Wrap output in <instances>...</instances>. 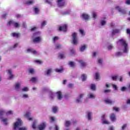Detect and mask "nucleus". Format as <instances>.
I'll list each match as a JSON object with an SVG mask.
<instances>
[{
	"label": "nucleus",
	"instance_id": "f257e3e1",
	"mask_svg": "<svg viewBox=\"0 0 130 130\" xmlns=\"http://www.w3.org/2000/svg\"><path fill=\"white\" fill-rule=\"evenodd\" d=\"M117 44L119 47H121V50L123 52L126 53L128 51L127 49V44L125 43V40L123 39H121L117 42Z\"/></svg>",
	"mask_w": 130,
	"mask_h": 130
},
{
	"label": "nucleus",
	"instance_id": "f03ea898",
	"mask_svg": "<svg viewBox=\"0 0 130 130\" xmlns=\"http://www.w3.org/2000/svg\"><path fill=\"white\" fill-rule=\"evenodd\" d=\"M23 125V122L20 118H18L14 123V129L15 130H27L26 127H21Z\"/></svg>",
	"mask_w": 130,
	"mask_h": 130
},
{
	"label": "nucleus",
	"instance_id": "7ed1b4c3",
	"mask_svg": "<svg viewBox=\"0 0 130 130\" xmlns=\"http://www.w3.org/2000/svg\"><path fill=\"white\" fill-rule=\"evenodd\" d=\"M38 123L37 121H34L32 124V127L35 130H44L46 127V123L42 122L37 126Z\"/></svg>",
	"mask_w": 130,
	"mask_h": 130
},
{
	"label": "nucleus",
	"instance_id": "20e7f679",
	"mask_svg": "<svg viewBox=\"0 0 130 130\" xmlns=\"http://www.w3.org/2000/svg\"><path fill=\"white\" fill-rule=\"evenodd\" d=\"M77 33L74 32L72 34V40H73V44L74 45H77L79 43V40L77 37Z\"/></svg>",
	"mask_w": 130,
	"mask_h": 130
},
{
	"label": "nucleus",
	"instance_id": "39448f33",
	"mask_svg": "<svg viewBox=\"0 0 130 130\" xmlns=\"http://www.w3.org/2000/svg\"><path fill=\"white\" fill-rule=\"evenodd\" d=\"M57 5L59 8H63L66 6L64 0H57Z\"/></svg>",
	"mask_w": 130,
	"mask_h": 130
},
{
	"label": "nucleus",
	"instance_id": "423d86ee",
	"mask_svg": "<svg viewBox=\"0 0 130 130\" xmlns=\"http://www.w3.org/2000/svg\"><path fill=\"white\" fill-rule=\"evenodd\" d=\"M84 93H81L80 94L77 99L76 100V103H82L83 102V100L82 99L84 97Z\"/></svg>",
	"mask_w": 130,
	"mask_h": 130
},
{
	"label": "nucleus",
	"instance_id": "0eeeda50",
	"mask_svg": "<svg viewBox=\"0 0 130 130\" xmlns=\"http://www.w3.org/2000/svg\"><path fill=\"white\" fill-rule=\"evenodd\" d=\"M102 123L103 124H109L110 122L106 120V115H103L102 116Z\"/></svg>",
	"mask_w": 130,
	"mask_h": 130
},
{
	"label": "nucleus",
	"instance_id": "6e6552de",
	"mask_svg": "<svg viewBox=\"0 0 130 130\" xmlns=\"http://www.w3.org/2000/svg\"><path fill=\"white\" fill-rule=\"evenodd\" d=\"M115 9L117 11H118L120 14L122 15H125L126 14V11L125 10L120 8L119 6H117L115 7Z\"/></svg>",
	"mask_w": 130,
	"mask_h": 130
},
{
	"label": "nucleus",
	"instance_id": "1a4fd4ad",
	"mask_svg": "<svg viewBox=\"0 0 130 130\" xmlns=\"http://www.w3.org/2000/svg\"><path fill=\"white\" fill-rule=\"evenodd\" d=\"M7 25L8 26H11V25H13V26H14V27H15L16 28H19V27H20V24H19V23H17V22H15L13 21H9Z\"/></svg>",
	"mask_w": 130,
	"mask_h": 130
},
{
	"label": "nucleus",
	"instance_id": "9d476101",
	"mask_svg": "<svg viewBox=\"0 0 130 130\" xmlns=\"http://www.w3.org/2000/svg\"><path fill=\"white\" fill-rule=\"evenodd\" d=\"M27 52H28L29 53H32V54H34L35 55L39 54V52H38L36 50H35L33 49H31V48L27 49Z\"/></svg>",
	"mask_w": 130,
	"mask_h": 130
},
{
	"label": "nucleus",
	"instance_id": "9b49d317",
	"mask_svg": "<svg viewBox=\"0 0 130 130\" xmlns=\"http://www.w3.org/2000/svg\"><path fill=\"white\" fill-rule=\"evenodd\" d=\"M15 89L18 92H20L21 91V83L17 82V83H16Z\"/></svg>",
	"mask_w": 130,
	"mask_h": 130
},
{
	"label": "nucleus",
	"instance_id": "f8f14e48",
	"mask_svg": "<svg viewBox=\"0 0 130 130\" xmlns=\"http://www.w3.org/2000/svg\"><path fill=\"white\" fill-rule=\"evenodd\" d=\"M57 99L58 100H62L63 96H62V93L60 91H57L56 93Z\"/></svg>",
	"mask_w": 130,
	"mask_h": 130
},
{
	"label": "nucleus",
	"instance_id": "ddd939ff",
	"mask_svg": "<svg viewBox=\"0 0 130 130\" xmlns=\"http://www.w3.org/2000/svg\"><path fill=\"white\" fill-rule=\"evenodd\" d=\"M67 28H68V25L64 24L62 26H60L59 27V31H63V32H66Z\"/></svg>",
	"mask_w": 130,
	"mask_h": 130
},
{
	"label": "nucleus",
	"instance_id": "4468645a",
	"mask_svg": "<svg viewBox=\"0 0 130 130\" xmlns=\"http://www.w3.org/2000/svg\"><path fill=\"white\" fill-rule=\"evenodd\" d=\"M8 75L9 76V80H12V79H14V74H13V71L11 70H8Z\"/></svg>",
	"mask_w": 130,
	"mask_h": 130
},
{
	"label": "nucleus",
	"instance_id": "2eb2a0df",
	"mask_svg": "<svg viewBox=\"0 0 130 130\" xmlns=\"http://www.w3.org/2000/svg\"><path fill=\"white\" fill-rule=\"evenodd\" d=\"M30 115H31V113L30 112H27L24 115L25 117H26V118H27V119H28V120H29L30 121H31V120H33V118L30 117Z\"/></svg>",
	"mask_w": 130,
	"mask_h": 130
},
{
	"label": "nucleus",
	"instance_id": "dca6fc26",
	"mask_svg": "<svg viewBox=\"0 0 130 130\" xmlns=\"http://www.w3.org/2000/svg\"><path fill=\"white\" fill-rule=\"evenodd\" d=\"M42 40V39H41V37H36L34 39L33 41L35 42V43H39L40 41Z\"/></svg>",
	"mask_w": 130,
	"mask_h": 130
},
{
	"label": "nucleus",
	"instance_id": "f3484780",
	"mask_svg": "<svg viewBox=\"0 0 130 130\" xmlns=\"http://www.w3.org/2000/svg\"><path fill=\"white\" fill-rule=\"evenodd\" d=\"M110 119L111 121L114 122L115 120H116V116L115 115V114L112 113L110 115Z\"/></svg>",
	"mask_w": 130,
	"mask_h": 130
},
{
	"label": "nucleus",
	"instance_id": "a211bd4d",
	"mask_svg": "<svg viewBox=\"0 0 130 130\" xmlns=\"http://www.w3.org/2000/svg\"><path fill=\"white\" fill-rule=\"evenodd\" d=\"M87 97H88V98H89L90 99H95L96 95H95V94H94V93H89L87 95Z\"/></svg>",
	"mask_w": 130,
	"mask_h": 130
},
{
	"label": "nucleus",
	"instance_id": "6ab92c4d",
	"mask_svg": "<svg viewBox=\"0 0 130 130\" xmlns=\"http://www.w3.org/2000/svg\"><path fill=\"white\" fill-rule=\"evenodd\" d=\"M71 124H72V122H70V121L66 120L64 123V125L66 126V127H69V126H71Z\"/></svg>",
	"mask_w": 130,
	"mask_h": 130
},
{
	"label": "nucleus",
	"instance_id": "aec40b11",
	"mask_svg": "<svg viewBox=\"0 0 130 130\" xmlns=\"http://www.w3.org/2000/svg\"><path fill=\"white\" fill-rule=\"evenodd\" d=\"M118 33H120V30L119 29H115L112 31V35L113 36L114 34H117Z\"/></svg>",
	"mask_w": 130,
	"mask_h": 130
},
{
	"label": "nucleus",
	"instance_id": "412c9836",
	"mask_svg": "<svg viewBox=\"0 0 130 130\" xmlns=\"http://www.w3.org/2000/svg\"><path fill=\"white\" fill-rule=\"evenodd\" d=\"M68 64L71 68H74L76 67V63L74 62L73 61H69Z\"/></svg>",
	"mask_w": 130,
	"mask_h": 130
},
{
	"label": "nucleus",
	"instance_id": "4be33fe9",
	"mask_svg": "<svg viewBox=\"0 0 130 130\" xmlns=\"http://www.w3.org/2000/svg\"><path fill=\"white\" fill-rule=\"evenodd\" d=\"M21 97L22 99H28V98H29V95L28 94L23 93Z\"/></svg>",
	"mask_w": 130,
	"mask_h": 130
},
{
	"label": "nucleus",
	"instance_id": "5701e85b",
	"mask_svg": "<svg viewBox=\"0 0 130 130\" xmlns=\"http://www.w3.org/2000/svg\"><path fill=\"white\" fill-rule=\"evenodd\" d=\"M105 103H106V104H112V103H114V102H113L112 101H111V100H109V99H106L105 101Z\"/></svg>",
	"mask_w": 130,
	"mask_h": 130
},
{
	"label": "nucleus",
	"instance_id": "b1692460",
	"mask_svg": "<svg viewBox=\"0 0 130 130\" xmlns=\"http://www.w3.org/2000/svg\"><path fill=\"white\" fill-rule=\"evenodd\" d=\"M82 18L84 20H88L89 19V15L88 14H83L82 15Z\"/></svg>",
	"mask_w": 130,
	"mask_h": 130
},
{
	"label": "nucleus",
	"instance_id": "393cba45",
	"mask_svg": "<svg viewBox=\"0 0 130 130\" xmlns=\"http://www.w3.org/2000/svg\"><path fill=\"white\" fill-rule=\"evenodd\" d=\"M52 71V70L51 69H48V70H47V71H46V72L45 73V76H50V74H51V72Z\"/></svg>",
	"mask_w": 130,
	"mask_h": 130
},
{
	"label": "nucleus",
	"instance_id": "a878e982",
	"mask_svg": "<svg viewBox=\"0 0 130 130\" xmlns=\"http://www.w3.org/2000/svg\"><path fill=\"white\" fill-rule=\"evenodd\" d=\"M57 110H58V107L56 106H54L52 107V111L53 113H56V112H57Z\"/></svg>",
	"mask_w": 130,
	"mask_h": 130
},
{
	"label": "nucleus",
	"instance_id": "bb28decb",
	"mask_svg": "<svg viewBox=\"0 0 130 130\" xmlns=\"http://www.w3.org/2000/svg\"><path fill=\"white\" fill-rule=\"evenodd\" d=\"M87 118L88 120H91L92 119V113L88 112H87Z\"/></svg>",
	"mask_w": 130,
	"mask_h": 130
},
{
	"label": "nucleus",
	"instance_id": "cd10ccee",
	"mask_svg": "<svg viewBox=\"0 0 130 130\" xmlns=\"http://www.w3.org/2000/svg\"><path fill=\"white\" fill-rule=\"evenodd\" d=\"M49 98L51 100H52L54 98V93L50 92L49 93Z\"/></svg>",
	"mask_w": 130,
	"mask_h": 130
},
{
	"label": "nucleus",
	"instance_id": "c85d7f7f",
	"mask_svg": "<svg viewBox=\"0 0 130 130\" xmlns=\"http://www.w3.org/2000/svg\"><path fill=\"white\" fill-rule=\"evenodd\" d=\"M81 78L83 81H86V79H87V75L86 74H82L81 76Z\"/></svg>",
	"mask_w": 130,
	"mask_h": 130
},
{
	"label": "nucleus",
	"instance_id": "c756f323",
	"mask_svg": "<svg viewBox=\"0 0 130 130\" xmlns=\"http://www.w3.org/2000/svg\"><path fill=\"white\" fill-rule=\"evenodd\" d=\"M98 62L100 66H102V64L103 63V60L102 58H99L98 59Z\"/></svg>",
	"mask_w": 130,
	"mask_h": 130
},
{
	"label": "nucleus",
	"instance_id": "7c9ffc66",
	"mask_svg": "<svg viewBox=\"0 0 130 130\" xmlns=\"http://www.w3.org/2000/svg\"><path fill=\"white\" fill-rule=\"evenodd\" d=\"M86 48H87V46L86 45L82 46L80 49V51H81L82 52H83V51H85V49H86Z\"/></svg>",
	"mask_w": 130,
	"mask_h": 130
},
{
	"label": "nucleus",
	"instance_id": "2f4dec72",
	"mask_svg": "<svg viewBox=\"0 0 130 130\" xmlns=\"http://www.w3.org/2000/svg\"><path fill=\"white\" fill-rule=\"evenodd\" d=\"M79 63H80L81 67H85L86 66V63L84 62L82 60H79Z\"/></svg>",
	"mask_w": 130,
	"mask_h": 130
},
{
	"label": "nucleus",
	"instance_id": "473e14b6",
	"mask_svg": "<svg viewBox=\"0 0 130 130\" xmlns=\"http://www.w3.org/2000/svg\"><path fill=\"white\" fill-rule=\"evenodd\" d=\"M34 12L37 15L39 13V9L35 7L34 8Z\"/></svg>",
	"mask_w": 130,
	"mask_h": 130
},
{
	"label": "nucleus",
	"instance_id": "72a5a7b5",
	"mask_svg": "<svg viewBox=\"0 0 130 130\" xmlns=\"http://www.w3.org/2000/svg\"><path fill=\"white\" fill-rule=\"evenodd\" d=\"M2 121L4 122L5 125H7L9 123L8 122V119H2Z\"/></svg>",
	"mask_w": 130,
	"mask_h": 130
},
{
	"label": "nucleus",
	"instance_id": "f704fd0d",
	"mask_svg": "<svg viewBox=\"0 0 130 130\" xmlns=\"http://www.w3.org/2000/svg\"><path fill=\"white\" fill-rule=\"evenodd\" d=\"M90 89L92 90V91H95L96 90V85L95 84H91Z\"/></svg>",
	"mask_w": 130,
	"mask_h": 130
},
{
	"label": "nucleus",
	"instance_id": "c9c22d12",
	"mask_svg": "<svg viewBox=\"0 0 130 130\" xmlns=\"http://www.w3.org/2000/svg\"><path fill=\"white\" fill-rule=\"evenodd\" d=\"M92 18H93V19H97V13H96V12H93L92 13Z\"/></svg>",
	"mask_w": 130,
	"mask_h": 130
},
{
	"label": "nucleus",
	"instance_id": "e433bc0d",
	"mask_svg": "<svg viewBox=\"0 0 130 130\" xmlns=\"http://www.w3.org/2000/svg\"><path fill=\"white\" fill-rule=\"evenodd\" d=\"M34 3H35L34 0H30L26 2V5H32L34 4Z\"/></svg>",
	"mask_w": 130,
	"mask_h": 130
},
{
	"label": "nucleus",
	"instance_id": "4c0bfd02",
	"mask_svg": "<svg viewBox=\"0 0 130 130\" xmlns=\"http://www.w3.org/2000/svg\"><path fill=\"white\" fill-rule=\"evenodd\" d=\"M100 78V74L99 73H96L95 74V78L96 80H99Z\"/></svg>",
	"mask_w": 130,
	"mask_h": 130
},
{
	"label": "nucleus",
	"instance_id": "58836bf2",
	"mask_svg": "<svg viewBox=\"0 0 130 130\" xmlns=\"http://www.w3.org/2000/svg\"><path fill=\"white\" fill-rule=\"evenodd\" d=\"M55 48L56 49H60V48H61V45L59 44H56Z\"/></svg>",
	"mask_w": 130,
	"mask_h": 130
},
{
	"label": "nucleus",
	"instance_id": "ea45409f",
	"mask_svg": "<svg viewBox=\"0 0 130 130\" xmlns=\"http://www.w3.org/2000/svg\"><path fill=\"white\" fill-rule=\"evenodd\" d=\"M31 82H32V83H35L36 81H37V77H32L30 79Z\"/></svg>",
	"mask_w": 130,
	"mask_h": 130
},
{
	"label": "nucleus",
	"instance_id": "a19ab883",
	"mask_svg": "<svg viewBox=\"0 0 130 130\" xmlns=\"http://www.w3.org/2000/svg\"><path fill=\"white\" fill-rule=\"evenodd\" d=\"M79 31H80V34H81V35H82V36H85V31H84V29H80L79 30Z\"/></svg>",
	"mask_w": 130,
	"mask_h": 130
},
{
	"label": "nucleus",
	"instance_id": "79ce46f5",
	"mask_svg": "<svg viewBox=\"0 0 130 130\" xmlns=\"http://www.w3.org/2000/svg\"><path fill=\"white\" fill-rule=\"evenodd\" d=\"M21 90L23 92H28L29 91V89L27 87H23Z\"/></svg>",
	"mask_w": 130,
	"mask_h": 130
},
{
	"label": "nucleus",
	"instance_id": "37998d69",
	"mask_svg": "<svg viewBox=\"0 0 130 130\" xmlns=\"http://www.w3.org/2000/svg\"><path fill=\"white\" fill-rule=\"evenodd\" d=\"M59 58L62 59L66 57V56H64V54L61 53L59 55Z\"/></svg>",
	"mask_w": 130,
	"mask_h": 130
},
{
	"label": "nucleus",
	"instance_id": "c03bdc74",
	"mask_svg": "<svg viewBox=\"0 0 130 130\" xmlns=\"http://www.w3.org/2000/svg\"><path fill=\"white\" fill-rule=\"evenodd\" d=\"M5 113V110H0V118H2V116Z\"/></svg>",
	"mask_w": 130,
	"mask_h": 130
},
{
	"label": "nucleus",
	"instance_id": "a18cd8bd",
	"mask_svg": "<svg viewBox=\"0 0 130 130\" xmlns=\"http://www.w3.org/2000/svg\"><path fill=\"white\" fill-rule=\"evenodd\" d=\"M75 52V49L72 48L70 49V54L71 55H73Z\"/></svg>",
	"mask_w": 130,
	"mask_h": 130
},
{
	"label": "nucleus",
	"instance_id": "49530a36",
	"mask_svg": "<svg viewBox=\"0 0 130 130\" xmlns=\"http://www.w3.org/2000/svg\"><path fill=\"white\" fill-rule=\"evenodd\" d=\"M13 111L10 110L6 113V115H11L12 114H13Z\"/></svg>",
	"mask_w": 130,
	"mask_h": 130
},
{
	"label": "nucleus",
	"instance_id": "de8ad7c7",
	"mask_svg": "<svg viewBox=\"0 0 130 130\" xmlns=\"http://www.w3.org/2000/svg\"><path fill=\"white\" fill-rule=\"evenodd\" d=\"M12 35L13 37H16L17 38L19 37V34L14 32L12 34Z\"/></svg>",
	"mask_w": 130,
	"mask_h": 130
},
{
	"label": "nucleus",
	"instance_id": "09e8293b",
	"mask_svg": "<svg viewBox=\"0 0 130 130\" xmlns=\"http://www.w3.org/2000/svg\"><path fill=\"white\" fill-rule=\"evenodd\" d=\"M34 72H35L34 69L32 68H30V69H28V72L30 74H33L34 73Z\"/></svg>",
	"mask_w": 130,
	"mask_h": 130
},
{
	"label": "nucleus",
	"instance_id": "8fccbe9b",
	"mask_svg": "<svg viewBox=\"0 0 130 130\" xmlns=\"http://www.w3.org/2000/svg\"><path fill=\"white\" fill-rule=\"evenodd\" d=\"M45 25H46V21H44L41 23V26L42 28H43V27H44V26H45Z\"/></svg>",
	"mask_w": 130,
	"mask_h": 130
},
{
	"label": "nucleus",
	"instance_id": "3c124183",
	"mask_svg": "<svg viewBox=\"0 0 130 130\" xmlns=\"http://www.w3.org/2000/svg\"><path fill=\"white\" fill-rule=\"evenodd\" d=\"M122 55V52H118L115 54L116 56H120Z\"/></svg>",
	"mask_w": 130,
	"mask_h": 130
},
{
	"label": "nucleus",
	"instance_id": "603ef678",
	"mask_svg": "<svg viewBox=\"0 0 130 130\" xmlns=\"http://www.w3.org/2000/svg\"><path fill=\"white\" fill-rule=\"evenodd\" d=\"M117 78H118V76H114L112 77V79L113 80V81H116V80H117Z\"/></svg>",
	"mask_w": 130,
	"mask_h": 130
},
{
	"label": "nucleus",
	"instance_id": "864d4df0",
	"mask_svg": "<svg viewBox=\"0 0 130 130\" xmlns=\"http://www.w3.org/2000/svg\"><path fill=\"white\" fill-rule=\"evenodd\" d=\"M101 24L102 26H104V25H105V24H106V21H104V20H102L101 21Z\"/></svg>",
	"mask_w": 130,
	"mask_h": 130
},
{
	"label": "nucleus",
	"instance_id": "5fc2aeb1",
	"mask_svg": "<svg viewBox=\"0 0 130 130\" xmlns=\"http://www.w3.org/2000/svg\"><path fill=\"white\" fill-rule=\"evenodd\" d=\"M120 90H121V91H122V92H124V91H125V90H126V87L123 86L121 88Z\"/></svg>",
	"mask_w": 130,
	"mask_h": 130
},
{
	"label": "nucleus",
	"instance_id": "6e6d98bb",
	"mask_svg": "<svg viewBox=\"0 0 130 130\" xmlns=\"http://www.w3.org/2000/svg\"><path fill=\"white\" fill-rule=\"evenodd\" d=\"M55 71L57 73H61L62 72V69H56Z\"/></svg>",
	"mask_w": 130,
	"mask_h": 130
},
{
	"label": "nucleus",
	"instance_id": "4d7b16f0",
	"mask_svg": "<svg viewBox=\"0 0 130 130\" xmlns=\"http://www.w3.org/2000/svg\"><path fill=\"white\" fill-rule=\"evenodd\" d=\"M50 119L52 121H55V117H50Z\"/></svg>",
	"mask_w": 130,
	"mask_h": 130
},
{
	"label": "nucleus",
	"instance_id": "13d9d810",
	"mask_svg": "<svg viewBox=\"0 0 130 130\" xmlns=\"http://www.w3.org/2000/svg\"><path fill=\"white\" fill-rule=\"evenodd\" d=\"M68 88H73L74 87V84L70 83L68 85Z\"/></svg>",
	"mask_w": 130,
	"mask_h": 130
},
{
	"label": "nucleus",
	"instance_id": "bf43d9fd",
	"mask_svg": "<svg viewBox=\"0 0 130 130\" xmlns=\"http://www.w3.org/2000/svg\"><path fill=\"white\" fill-rule=\"evenodd\" d=\"M97 54H98V52H94L92 54V56H93L94 57H96V55H97Z\"/></svg>",
	"mask_w": 130,
	"mask_h": 130
},
{
	"label": "nucleus",
	"instance_id": "052dcab7",
	"mask_svg": "<svg viewBox=\"0 0 130 130\" xmlns=\"http://www.w3.org/2000/svg\"><path fill=\"white\" fill-rule=\"evenodd\" d=\"M54 129V130H59V127H58V125H55Z\"/></svg>",
	"mask_w": 130,
	"mask_h": 130
},
{
	"label": "nucleus",
	"instance_id": "680f3d73",
	"mask_svg": "<svg viewBox=\"0 0 130 130\" xmlns=\"http://www.w3.org/2000/svg\"><path fill=\"white\" fill-rule=\"evenodd\" d=\"M57 40H58V37H55L53 38V41L54 42H55Z\"/></svg>",
	"mask_w": 130,
	"mask_h": 130
},
{
	"label": "nucleus",
	"instance_id": "e2e57ef3",
	"mask_svg": "<svg viewBox=\"0 0 130 130\" xmlns=\"http://www.w3.org/2000/svg\"><path fill=\"white\" fill-rule=\"evenodd\" d=\"M108 48L109 50H111V49H112V48H113V46H112V45H109L108 46Z\"/></svg>",
	"mask_w": 130,
	"mask_h": 130
},
{
	"label": "nucleus",
	"instance_id": "0e129e2a",
	"mask_svg": "<svg viewBox=\"0 0 130 130\" xmlns=\"http://www.w3.org/2000/svg\"><path fill=\"white\" fill-rule=\"evenodd\" d=\"M113 110H115V111H119V108L115 107L113 108Z\"/></svg>",
	"mask_w": 130,
	"mask_h": 130
},
{
	"label": "nucleus",
	"instance_id": "69168bd1",
	"mask_svg": "<svg viewBox=\"0 0 130 130\" xmlns=\"http://www.w3.org/2000/svg\"><path fill=\"white\" fill-rule=\"evenodd\" d=\"M127 125L126 124H124L122 126V130L125 129V128L126 127Z\"/></svg>",
	"mask_w": 130,
	"mask_h": 130
},
{
	"label": "nucleus",
	"instance_id": "338daca9",
	"mask_svg": "<svg viewBox=\"0 0 130 130\" xmlns=\"http://www.w3.org/2000/svg\"><path fill=\"white\" fill-rule=\"evenodd\" d=\"M113 88L115 89V90H117V86L116 85L113 84L112 85Z\"/></svg>",
	"mask_w": 130,
	"mask_h": 130
},
{
	"label": "nucleus",
	"instance_id": "774afa93",
	"mask_svg": "<svg viewBox=\"0 0 130 130\" xmlns=\"http://www.w3.org/2000/svg\"><path fill=\"white\" fill-rule=\"evenodd\" d=\"M126 5H130V0H126L125 2Z\"/></svg>",
	"mask_w": 130,
	"mask_h": 130
}]
</instances>
